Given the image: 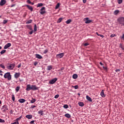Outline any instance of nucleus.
Instances as JSON below:
<instances>
[{
  "label": "nucleus",
  "instance_id": "nucleus-1",
  "mask_svg": "<svg viewBox=\"0 0 124 124\" xmlns=\"http://www.w3.org/2000/svg\"><path fill=\"white\" fill-rule=\"evenodd\" d=\"M31 90H32V91H36V90H38V88L36 87V85H31L30 84H28L27 85V88H26V91H31Z\"/></svg>",
  "mask_w": 124,
  "mask_h": 124
},
{
  "label": "nucleus",
  "instance_id": "nucleus-2",
  "mask_svg": "<svg viewBox=\"0 0 124 124\" xmlns=\"http://www.w3.org/2000/svg\"><path fill=\"white\" fill-rule=\"evenodd\" d=\"M4 78L9 80H11V75H10V73L8 72L5 74V75H4Z\"/></svg>",
  "mask_w": 124,
  "mask_h": 124
},
{
  "label": "nucleus",
  "instance_id": "nucleus-3",
  "mask_svg": "<svg viewBox=\"0 0 124 124\" xmlns=\"http://www.w3.org/2000/svg\"><path fill=\"white\" fill-rule=\"evenodd\" d=\"M118 21L119 22V24L121 25H123L124 26V17H120L118 19Z\"/></svg>",
  "mask_w": 124,
  "mask_h": 124
},
{
  "label": "nucleus",
  "instance_id": "nucleus-4",
  "mask_svg": "<svg viewBox=\"0 0 124 124\" xmlns=\"http://www.w3.org/2000/svg\"><path fill=\"white\" fill-rule=\"evenodd\" d=\"M15 67V64H9L7 66L8 69L12 70Z\"/></svg>",
  "mask_w": 124,
  "mask_h": 124
},
{
  "label": "nucleus",
  "instance_id": "nucleus-5",
  "mask_svg": "<svg viewBox=\"0 0 124 124\" xmlns=\"http://www.w3.org/2000/svg\"><path fill=\"white\" fill-rule=\"evenodd\" d=\"M84 21L85 22V24H90V23H92L93 20H89V17H86L84 19Z\"/></svg>",
  "mask_w": 124,
  "mask_h": 124
},
{
  "label": "nucleus",
  "instance_id": "nucleus-6",
  "mask_svg": "<svg viewBox=\"0 0 124 124\" xmlns=\"http://www.w3.org/2000/svg\"><path fill=\"white\" fill-rule=\"evenodd\" d=\"M57 81H58V78H53V79H51V80H50L49 83V84H55V83H56V82H57Z\"/></svg>",
  "mask_w": 124,
  "mask_h": 124
},
{
  "label": "nucleus",
  "instance_id": "nucleus-7",
  "mask_svg": "<svg viewBox=\"0 0 124 124\" xmlns=\"http://www.w3.org/2000/svg\"><path fill=\"white\" fill-rule=\"evenodd\" d=\"M40 14L43 15L45 14L46 13V12L45 11V7H43L41 9H40Z\"/></svg>",
  "mask_w": 124,
  "mask_h": 124
},
{
  "label": "nucleus",
  "instance_id": "nucleus-8",
  "mask_svg": "<svg viewBox=\"0 0 124 124\" xmlns=\"http://www.w3.org/2000/svg\"><path fill=\"white\" fill-rule=\"evenodd\" d=\"M2 109L3 110V112H5L8 110V108H7V106L4 105L2 107Z\"/></svg>",
  "mask_w": 124,
  "mask_h": 124
},
{
  "label": "nucleus",
  "instance_id": "nucleus-9",
  "mask_svg": "<svg viewBox=\"0 0 124 124\" xmlns=\"http://www.w3.org/2000/svg\"><path fill=\"white\" fill-rule=\"evenodd\" d=\"M63 56H64V54L63 53H62L56 55L57 58H59V59L62 58Z\"/></svg>",
  "mask_w": 124,
  "mask_h": 124
},
{
  "label": "nucleus",
  "instance_id": "nucleus-10",
  "mask_svg": "<svg viewBox=\"0 0 124 124\" xmlns=\"http://www.w3.org/2000/svg\"><path fill=\"white\" fill-rule=\"evenodd\" d=\"M6 3V0H1L0 2V6H3V5H4Z\"/></svg>",
  "mask_w": 124,
  "mask_h": 124
},
{
  "label": "nucleus",
  "instance_id": "nucleus-11",
  "mask_svg": "<svg viewBox=\"0 0 124 124\" xmlns=\"http://www.w3.org/2000/svg\"><path fill=\"white\" fill-rule=\"evenodd\" d=\"M20 75H21L20 73H16V74H15V78H16V79H18V78L20 77Z\"/></svg>",
  "mask_w": 124,
  "mask_h": 124
},
{
  "label": "nucleus",
  "instance_id": "nucleus-12",
  "mask_svg": "<svg viewBox=\"0 0 124 124\" xmlns=\"http://www.w3.org/2000/svg\"><path fill=\"white\" fill-rule=\"evenodd\" d=\"M10 46H11V44L10 43H9L4 46V49H7V48H9Z\"/></svg>",
  "mask_w": 124,
  "mask_h": 124
},
{
  "label": "nucleus",
  "instance_id": "nucleus-13",
  "mask_svg": "<svg viewBox=\"0 0 124 124\" xmlns=\"http://www.w3.org/2000/svg\"><path fill=\"white\" fill-rule=\"evenodd\" d=\"M26 6L27 7V8H28V9H29V10H31V11H33V8H32V6L29 5H26Z\"/></svg>",
  "mask_w": 124,
  "mask_h": 124
},
{
  "label": "nucleus",
  "instance_id": "nucleus-14",
  "mask_svg": "<svg viewBox=\"0 0 124 124\" xmlns=\"http://www.w3.org/2000/svg\"><path fill=\"white\" fill-rule=\"evenodd\" d=\"M18 101L19 102H20V103H24L26 102V100H25L24 99H20L18 100Z\"/></svg>",
  "mask_w": 124,
  "mask_h": 124
},
{
  "label": "nucleus",
  "instance_id": "nucleus-15",
  "mask_svg": "<svg viewBox=\"0 0 124 124\" xmlns=\"http://www.w3.org/2000/svg\"><path fill=\"white\" fill-rule=\"evenodd\" d=\"M100 94L102 97H105V94H104V90H102Z\"/></svg>",
  "mask_w": 124,
  "mask_h": 124
},
{
  "label": "nucleus",
  "instance_id": "nucleus-16",
  "mask_svg": "<svg viewBox=\"0 0 124 124\" xmlns=\"http://www.w3.org/2000/svg\"><path fill=\"white\" fill-rule=\"evenodd\" d=\"M86 99H87L88 101H90V102H92V101H93V100L90 96H89V95L86 96Z\"/></svg>",
  "mask_w": 124,
  "mask_h": 124
},
{
  "label": "nucleus",
  "instance_id": "nucleus-17",
  "mask_svg": "<svg viewBox=\"0 0 124 124\" xmlns=\"http://www.w3.org/2000/svg\"><path fill=\"white\" fill-rule=\"evenodd\" d=\"M27 28H28V29H29V30H30V31H32V28L31 27V25H26Z\"/></svg>",
  "mask_w": 124,
  "mask_h": 124
},
{
  "label": "nucleus",
  "instance_id": "nucleus-18",
  "mask_svg": "<svg viewBox=\"0 0 124 124\" xmlns=\"http://www.w3.org/2000/svg\"><path fill=\"white\" fill-rule=\"evenodd\" d=\"M26 118H27L29 120H31L32 118V115H27L26 116Z\"/></svg>",
  "mask_w": 124,
  "mask_h": 124
},
{
  "label": "nucleus",
  "instance_id": "nucleus-19",
  "mask_svg": "<svg viewBox=\"0 0 124 124\" xmlns=\"http://www.w3.org/2000/svg\"><path fill=\"white\" fill-rule=\"evenodd\" d=\"M65 117H66V118H67V119H70V118H71V115H70L69 113H66L65 114Z\"/></svg>",
  "mask_w": 124,
  "mask_h": 124
},
{
  "label": "nucleus",
  "instance_id": "nucleus-20",
  "mask_svg": "<svg viewBox=\"0 0 124 124\" xmlns=\"http://www.w3.org/2000/svg\"><path fill=\"white\" fill-rule=\"evenodd\" d=\"M36 58H37V59H42V56H41L39 54H36Z\"/></svg>",
  "mask_w": 124,
  "mask_h": 124
},
{
  "label": "nucleus",
  "instance_id": "nucleus-21",
  "mask_svg": "<svg viewBox=\"0 0 124 124\" xmlns=\"http://www.w3.org/2000/svg\"><path fill=\"white\" fill-rule=\"evenodd\" d=\"M79 106H80L81 107H83V106H84V105H85L84 104V103L82 102H79L78 103Z\"/></svg>",
  "mask_w": 124,
  "mask_h": 124
},
{
  "label": "nucleus",
  "instance_id": "nucleus-22",
  "mask_svg": "<svg viewBox=\"0 0 124 124\" xmlns=\"http://www.w3.org/2000/svg\"><path fill=\"white\" fill-rule=\"evenodd\" d=\"M73 79H77V78H78V75L76 74H74L73 75Z\"/></svg>",
  "mask_w": 124,
  "mask_h": 124
},
{
  "label": "nucleus",
  "instance_id": "nucleus-23",
  "mask_svg": "<svg viewBox=\"0 0 124 124\" xmlns=\"http://www.w3.org/2000/svg\"><path fill=\"white\" fill-rule=\"evenodd\" d=\"M120 12V11L119 10H115L114 12V15H118V14H119Z\"/></svg>",
  "mask_w": 124,
  "mask_h": 124
},
{
  "label": "nucleus",
  "instance_id": "nucleus-24",
  "mask_svg": "<svg viewBox=\"0 0 124 124\" xmlns=\"http://www.w3.org/2000/svg\"><path fill=\"white\" fill-rule=\"evenodd\" d=\"M37 31V26H36V24H34V32H35Z\"/></svg>",
  "mask_w": 124,
  "mask_h": 124
},
{
  "label": "nucleus",
  "instance_id": "nucleus-25",
  "mask_svg": "<svg viewBox=\"0 0 124 124\" xmlns=\"http://www.w3.org/2000/svg\"><path fill=\"white\" fill-rule=\"evenodd\" d=\"M41 6H43V3H38L37 5V7H40Z\"/></svg>",
  "mask_w": 124,
  "mask_h": 124
},
{
  "label": "nucleus",
  "instance_id": "nucleus-26",
  "mask_svg": "<svg viewBox=\"0 0 124 124\" xmlns=\"http://www.w3.org/2000/svg\"><path fill=\"white\" fill-rule=\"evenodd\" d=\"M53 68V66L52 65L48 66H47V70H51Z\"/></svg>",
  "mask_w": 124,
  "mask_h": 124
},
{
  "label": "nucleus",
  "instance_id": "nucleus-27",
  "mask_svg": "<svg viewBox=\"0 0 124 124\" xmlns=\"http://www.w3.org/2000/svg\"><path fill=\"white\" fill-rule=\"evenodd\" d=\"M72 20L71 19H68L67 21H66L65 23L66 24H70V23H71Z\"/></svg>",
  "mask_w": 124,
  "mask_h": 124
},
{
  "label": "nucleus",
  "instance_id": "nucleus-28",
  "mask_svg": "<svg viewBox=\"0 0 124 124\" xmlns=\"http://www.w3.org/2000/svg\"><path fill=\"white\" fill-rule=\"evenodd\" d=\"M12 99L14 102L15 101V96L14 94H12Z\"/></svg>",
  "mask_w": 124,
  "mask_h": 124
},
{
  "label": "nucleus",
  "instance_id": "nucleus-29",
  "mask_svg": "<svg viewBox=\"0 0 124 124\" xmlns=\"http://www.w3.org/2000/svg\"><path fill=\"white\" fill-rule=\"evenodd\" d=\"M38 113L40 114L41 116H43V110H39Z\"/></svg>",
  "mask_w": 124,
  "mask_h": 124
},
{
  "label": "nucleus",
  "instance_id": "nucleus-30",
  "mask_svg": "<svg viewBox=\"0 0 124 124\" xmlns=\"http://www.w3.org/2000/svg\"><path fill=\"white\" fill-rule=\"evenodd\" d=\"M35 101H36V100H35V99H33V98H32V100L31 101V103H34V102H35Z\"/></svg>",
  "mask_w": 124,
  "mask_h": 124
},
{
  "label": "nucleus",
  "instance_id": "nucleus-31",
  "mask_svg": "<svg viewBox=\"0 0 124 124\" xmlns=\"http://www.w3.org/2000/svg\"><path fill=\"white\" fill-rule=\"evenodd\" d=\"M5 52H6V50H5V49L2 50L0 52L1 55H2V54H4Z\"/></svg>",
  "mask_w": 124,
  "mask_h": 124
},
{
  "label": "nucleus",
  "instance_id": "nucleus-32",
  "mask_svg": "<svg viewBox=\"0 0 124 124\" xmlns=\"http://www.w3.org/2000/svg\"><path fill=\"white\" fill-rule=\"evenodd\" d=\"M32 22V20L30 19L27 21L26 24H31Z\"/></svg>",
  "mask_w": 124,
  "mask_h": 124
},
{
  "label": "nucleus",
  "instance_id": "nucleus-33",
  "mask_svg": "<svg viewBox=\"0 0 124 124\" xmlns=\"http://www.w3.org/2000/svg\"><path fill=\"white\" fill-rule=\"evenodd\" d=\"M59 7H60V3H57V4L56 5V6L55 7V9H58V8H59Z\"/></svg>",
  "mask_w": 124,
  "mask_h": 124
},
{
  "label": "nucleus",
  "instance_id": "nucleus-34",
  "mask_svg": "<svg viewBox=\"0 0 124 124\" xmlns=\"http://www.w3.org/2000/svg\"><path fill=\"white\" fill-rule=\"evenodd\" d=\"M62 20V18H60L57 21V23H61Z\"/></svg>",
  "mask_w": 124,
  "mask_h": 124
},
{
  "label": "nucleus",
  "instance_id": "nucleus-35",
  "mask_svg": "<svg viewBox=\"0 0 124 124\" xmlns=\"http://www.w3.org/2000/svg\"><path fill=\"white\" fill-rule=\"evenodd\" d=\"M0 66L3 68V69H4L5 68V66H4V65L3 64H0Z\"/></svg>",
  "mask_w": 124,
  "mask_h": 124
},
{
  "label": "nucleus",
  "instance_id": "nucleus-36",
  "mask_svg": "<svg viewBox=\"0 0 124 124\" xmlns=\"http://www.w3.org/2000/svg\"><path fill=\"white\" fill-rule=\"evenodd\" d=\"M20 90V87L17 86L16 88V92H19V91Z\"/></svg>",
  "mask_w": 124,
  "mask_h": 124
},
{
  "label": "nucleus",
  "instance_id": "nucleus-37",
  "mask_svg": "<svg viewBox=\"0 0 124 124\" xmlns=\"http://www.w3.org/2000/svg\"><path fill=\"white\" fill-rule=\"evenodd\" d=\"M63 108H64L65 109H67V108H68V105H64L63 106Z\"/></svg>",
  "mask_w": 124,
  "mask_h": 124
},
{
  "label": "nucleus",
  "instance_id": "nucleus-38",
  "mask_svg": "<svg viewBox=\"0 0 124 124\" xmlns=\"http://www.w3.org/2000/svg\"><path fill=\"white\" fill-rule=\"evenodd\" d=\"M0 123H5V121H4V120L0 118Z\"/></svg>",
  "mask_w": 124,
  "mask_h": 124
},
{
  "label": "nucleus",
  "instance_id": "nucleus-39",
  "mask_svg": "<svg viewBox=\"0 0 124 124\" xmlns=\"http://www.w3.org/2000/svg\"><path fill=\"white\" fill-rule=\"evenodd\" d=\"M72 88H75V90H77V89L78 88V85H76L75 86H72Z\"/></svg>",
  "mask_w": 124,
  "mask_h": 124
},
{
  "label": "nucleus",
  "instance_id": "nucleus-40",
  "mask_svg": "<svg viewBox=\"0 0 124 124\" xmlns=\"http://www.w3.org/2000/svg\"><path fill=\"white\" fill-rule=\"evenodd\" d=\"M117 1L119 3V4H121V3H122V2H123V0H117Z\"/></svg>",
  "mask_w": 124,
  "mask_h": 124
},
{
  "label": "nucleus",
  "instance_id": "nucleus-41",
  "mask_svg": "<svg viewBox=\"0 0 124 124\" xmlns=\"http://www.w3.org/2000/svg\"><path fill=\"white\" fill-rule=\"evenodd\" d=\"M7 22H8V20H3V24L4 25H5V24H6V23H7Z\"/></svg>",
  "mask_w": 124,
  "mask_h": 124
},
{
  "label": "nucleus",
  "instance_id": "nucleus-42",
  "mask_svg": "<svg viewBox=\"0 0 124 124\" xmlns=\"http://www.w3.org/2000/svg\"><path fill=\"white\" fill-rule=\"evenodd\" d=\"M35 107H36V106L32 105L30 108L31 109H33V108H35Z\"/></svg>",
  "mask_w": 124,
  "mask_h": 124
},
{
  "label": "nucleus",
  "instance_id": "nucleus-43",
  "mask_svg": "<svg viewBox=\"0 0 124 124\" xmlns=\"http://www.w3.org/2000/svg\"><path fill=\"white\" fill-rule=\"evenodd\" d=\"M48 53V49H46L44 50V54H47Z\"/></svg>",
  "mask_w": 124,
  "mask_h": 124
},
{
  "label": "nucleus",
  "instance_id": "nucleus-44",
  "mask_svg": "<svg viewBox=\"0 0 124 124\" xmlns=\"http://www.w3.org/2000/svg\"><path fill=\"white\" fill-rule=\"evenodd\" d=\"M21 119H22V116H21L20 117H19V118H17L16 119V121H20V120H21Z\"/></svg>",
  "mask_w": 124,
  "mask_h": 124
},
{
  "label": "nucleus",
  "instance_id": "nucleus-45",
  "mask_svg": "<svg viewBox=\"0 0 124 124\" xmlns=\"http://www.w3.org/2000/svg\"><path fill=\"white\" fill-rule=\"evenodd\" d=\"M60 96V95L57 94L55 96L54 98H59V97Z\"/></svg>",
  "mask_w": 124,
  "mask_h": 124
},
{
  "label": "nucleus",
  "instance_id": "nucleus-46",
  "mask_svg": "<svg viewBox=\"0 0 124 124\" xmlns=\"http://www.w3.org/2000/svg\"><path fill=\"white\" fill-rule=\"evenodd\" d=\"M11 124H19V122L16 121V122L12 123Z\"/></svg>",
  "mask_w": 124,
  "mask_h": 124
},
{
  "label": "nucleus",
  "instance_id": "nucleus-47",
  "mask_svg": "<svg viewBox=\"0 0 124 124\" xmlns=\"http://www.w3.org/2000/svg\"><path fill=\"white\" fill-rule=\"evenodd\" d=\"M33 33V30H31L30 32H29V34H32V33Z\"/></svg>",
  "mask_w": 124,
  "mask_h": 124
},
{
  "label": "nucleus",
  "instance_id": "nucleus-48",
  "mask_svg": "<svg viewBox=\"0 0 124 124\" xmlns=\"http://www.w3.org/2000/svg\"><path fill=\"white\" fill-rule=\"evenodd\" d=\"M115 34H112L111 35H110V37H114L115 36Z\"/></svg>",
  "mask_w": 124,
  "mask_h": 124
},
{
  "label": "nucleus",
  "instance_id": "nucleus-49",
  "mask_svg": "<svg viewBox=\"0 0 124 124\" xmlns=\"http://www.w3.org/2000/svg\"><path fill=\"white\" fill-rule=\"evenodd\" d=\"M27 2H28V3H29V4L31 3V0H27Z\"/></svg>",
  "mask_w": 124,
  "mask_h": 124
},
{
  "label": "nucleus",
  "instance_id": "nucleus-50",
  "mask_svg": "<svg viewBox=\"0 0 124 124\" xmlns=\"http://www.w3.org/2000/svg\"><path fill=\"white\" fill-rule=\"evenodd\" d=\"M88 45H89V43H86L84 44V46H88Z\"/></svg>",
  "mask_w": 124,
  "mask_h": 124
},
{
  "label": "nucleus",
  "instance_id": "nucleus-51",
  "mask_svg": "<svg viewBox=\"0 0 124 124\" xmlns=\"http://www.w3.org/2000/svg\"><path fill=\"white\" fill-rule=\"evenodd\" d=\"M122 39H123V40H124V34H123V35L121 37Z\"/></svg>",
  "mask_w": 124,
  "mask_h": 124
},
{
  "label": "nucleus",
  "instance_id": "nucleus-52",
  "mask_svg": "<svg viewBox=\"0 0 124 124\" xmlns=\"http://www.w3.org/2000/svg\"><path fill=\"white\" fill-rule=\"evenodd\" d=\"M34 65H37V62H34Z\"/></svg>",
  "mask_w": 124,
  "mask_h": 124
},
{
  "label": "nucleus",
  "instance_id": "nucleus-53",
  "mask_svg": "<svg viewBox=\"0 0 124 124\" xmlns=\"http://www.w3.org/2000/svg\"><path fill=\"white\" fill-rule=\"evenodd\" d=\"M83 3H86L87 2V0H83Z\"/></svg>",
  "mask_w": 124,
  "mask_h": 124
},
{
  "label": "nucleus",
  "instance_id": "nucleus-54",
  "mask_svg": "<svg viewBox=\"0 0 124 124\" xmlns=\"http://www.w3.org/2000/svg\"><path fill=\"white\" fill-rule=\"evenodd\" d=\"M116 72H118V71H121V70L120 69H117L115 70Z\"/></svg>",
  "mask_w": 124,
  "mask_h": 124
},
{
  "label": "nucleus",
  "instance_id": "nucleus-55",
  "mask_svg": "<svg viewBox=\"0 0 124 124\" xmlns=\"http://www.w3.org/2000/svg\"><path fill=\"white\" fill-rule=\"evenodd\" d=\"M14 6H15V4H12V5L11 6V7H14Z\"/></svg>",
  "mask_w": 124,
  "mask_h": 124
},
{
  "label": "nucleus",
  "instance_id": "nucleus-56",
  "mask_svg": "<svg viewBox=\"0 0 124 124\" xmlns=\"http://www.w3.org/2000/svg\"><path fill=\"white\" fill-rule=\"evenodd\" d=\"M34 123V121H32L30 122L31 124H33Z\"/></svg>",
  "mask_w": 124,
  "mask_h": 124
},
{
  "label": "nucleus",
  "instance_id": "nucleus-57",
  "mask_svg": "<svg viewBox=\"0 0 124 124\" xmlns=\"http://www.w3.org/2000/svg\"><path fill=\"white\" fill-rule=\"evenodd\" d=\"M100 36L102 37V38H103V37H104V36L103 35H100Z\"/></svg>",
  "mask_w": 124,
  "mask_h": 124
},
{
  "label": "nucleus",
  "instance_id": "nucleus-58",
  "mask_svg": "<svg viewBox=\"0 0 124 124\" xmlns=\"http://www.w3.org/2000/svg\"><path fill=\"white\" fill-rule=\"evenodd\" d=\"M21 67V64H19L18 65V68Z\"/></svg>",
  "mask_w": 124,
  "mask_h": 124
},
{
  "label": "nucleus",
  "instance_id": "nucleus-59",
  "mask_svg": "<svg viewBox=\"0 0 124 124\" xmlns=\"http://www.w3.org/2000/svg\"><path fill=\"white\" fill-rule=\"evenodd\" d=\"M100 65H103V63H102V62H100Z\"/></svg>",
  "mask_w": 124,
  "mask_h": 124
},
{
  "label": "nucleus",
  "instance_id": "nucleus-60",
  "mask_svg": "<svg viewBox=\"0 0 124 124\" xmlns=\"http://www.w3.org/2000/svg\"><path fill=\"white\" fill-rule=\"evenodd\" d=\"M120 47L123 49V50H124V48L122 46V44H120Z\"/></svg>",
  "mask_w": 124,
  "mask_h": 124
},
{
  "label": "nucleus",
  "instance_id": "nucleus-61",
  "mask_svg": "<svg viewBox=\"0 0 124 124\" xmlns=\"http://www.w3.org/2000/svg\"><path fill=\"white\" fill-rule=\"evenodd\" d=\"M103 68H104V69H107V67H104V66H103Z\"/></svg>",
  "mask_w": 124,
  "mask_h": 124
},
{
  "label": "nucleus",
  "instance_id": "nucleus-62",
  "mask_svg": "<svg viewBox=\"0 0 124 124\" xmlns=\"http://www.w3.org/2000/svg\"><path fill=\"white\" fill-rule=\"evenodd\" d=\"M30 4H31L32 5H33V4H34V3H31H31H30Z\"/></svg>",
  "mask_w": 124,
  "mask_h": 124
},
{
  "label": "nucleus",
  "instance_id": "nucleus-63",
  "mask_svg": "<svg viewBox=\"0 0 124 124\" xmlns=\"http://www.w3.org/2000/svg\"><path fill=\"white\" fill-rule=\"evenodd\" d=\"M78 95H81V94L80 93H78Z\"/></svg>",
  "mask_w": 124,
  "mask_h": 124
},
{
  "label": "nucleus",
  "instance_id": "nucleus-64",
  "mask_svg": "<svg viewBox=\"0 0 124 124\" xmlns=\"http://www.w3.org/2000/svg\"><path fill=\"white\" fill-rule=\"evenodd\" d=\"M0 76H2L3 75L2 74H0Z\"/></svg>",
  "mask_w": 124,
  "mask_h": 124
}]
</instances>
